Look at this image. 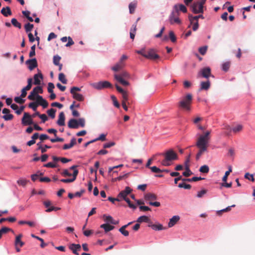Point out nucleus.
Segmentation results:
<instances>
[{
    "label": "nucleus",
    "instance_id": "obj_54",
    "mask_svg": "<svg viewBox=\"0 0 255 255\" xmlns=\"http://www.w3.org/2000/svg\"><path fill=\"white\" fill-rule=\"evenodd\" d=\"M210 134V131H207L204 134L201 135L199 137H203L204 139H205L206 140L209 141L210 140V136L209 135Z\"/></svg>",
    "mask_w": 255,
    "mask_h": 255
},
{
    "label": "nucleus",
    "instance_id": "obj_1",
    "mask_svg": "<svg viewBox=\"0 0 255 255\" xmlns=\"http://www.w3.org/2000/svg\"><path fill=\"white\" fill-rule=\"evenodd\" d=\"M163 159L161 161L163 166H169L174 161L178 159V154L172 149H169L162 153Z\"/></svg>",
    "mask_w": 255,
    "mask_h": 255
},
{
    "label": "nucleus",
    "instance_id": "obj_23",
    "mask_svg": "<svg viewBox=\"0 0 255 255\" xmlns=\"http://www.w3.org/2000/svg\"><path fill=\"white\" fill-rule=\"evenodd\" d=\"M1 13L4 16L7 17L12 14V12L10 9V8L9 6H6V7H3L1 9Z\"/></svg>",
    "mask_w": 255,
    "mask_h": 255
},
{
    "label": "nucleus",
    "instance_id": "obj_42",
    "mask_svg": "<svg viewBox=\"0 0 255 255\" xmlns=\"http://www.w3.org/2000/svg\"><path fill=\"white\" fill-rule=\"evenodd\" d=\"M179 180H182L183 181V182L185 181L190 182V178H183L181 176H179V177L174 179L175 184H177L178 181Z\"/></svg>",
    "mask_w": 255,
    "mask_h": 255
},
{
    "label": "nucleus",
    "instance_id": "obj_19",
    "mask_svg": "<svg viewBox=\"0 0 255 255\" xmlns=\"http://www.w3.org/2000/svg\"><path fill=\"white\" fill-rule=\"evenodd\" d=\"M65 115L64 112H61L58 117V120L57 121V124L59 126H63L65 125Z\"/></svg>",
    "mask_w": 255,
    "mask_h": 255
},
{
    "label": "nucleus",
    "instance_id": "obj_35",
    "mask_svg": "<svg viewBox=\"0 0 255 255\" xmlns=\"http://www.w3.org/2000/svg\"><path fill=\"white\" fill-rule=\"evenodd\" d=\"M128 7L130 13H133L134 12L135 9L136 7V3L134 2H130Z\"/></svg>",
    "mask_w": 255,
    "mask_h": 255
},
{
    "label": "nucleus",
    "instance_id": "obj_22",
    "mask_svg": "<svg viewBox=\"0 0 255 255\" xmlns=\"http://www.w3.org/2000/svg\"><path fill=\"white\" fill-rule=\"evenodd\" d=\"M22 237V235L21 234H19L15 237L14 242L15 246H19L20 247H22L24 245V243L21 240Z\"/></svg>",
    "mask_w": 255,
    "mask_h": 255
},
{
    "label": "nucleus",
    "instance_id": "obj_2",
    "mask_svg": "<svg viewBox=\"0 0 255 255\" xmlns=\"http://www.w3.org/2000/svg\"><path fill=\"white\" fill-rule=\"evenodd\" d=\"M209 142V141L204 139L203 137H199L198 138L196 143V146L199 149L196 157L197 160H198L202 154L207 151Z\"/></svg>",
    "mask_w": 255,
    "mask_h": 255
},
{
    "label": "nucleus",
    "instance_id": "obj_33",
    "mask_svg": "<svg viewBox=\"0 0 255 255\" xmlns=\"http://www.w3.org/2000/svg\"><path fill=\"white\" fill-rule=\"evenodd\" d=\"M9 231L13 232V231L9 228L5 227H2L0 230V239L1 238L2 235L3 234H6Z\"/></svg>",
    "mask_w": 255,
    "mask_h": 255
},
{
    "label": "nucleus",
    "instance_id": "obj_63",
    "mask_svg": "<svg viewBox=\"0 0 255 255\" xmlns=\"http://www.w3.org/2000/svg\"><path fill=\"white\" fill-rule=\"evenodd\" d=\"M106 139V135L101 134L98 138L94 139V141H95V142L98 140L105 141Z\"/></svg>",
    "mask_w": 255,
    "mask_h": 255
},
{
    "label": "nucleus",
    "instance_id": "obj_4",
    "mask_svg": "<svg viewBox=\"0 0 255 255\" xmlns=\"http://www.w3.org/2000/svg\"><path fill=\"white\" fill-rule=\"evenodd\" d=\"M114 76V79L123 86H127L129 85V83L126 80L130 78L128 72L122 71L120 74H115Z\"/></svg>",
    "mask_w": 255,
    "mask_h": 255
},
{
    "label": "nucleus",
    "instance_id": "obj_45",
    "mask_svg": "<svg viewBox=\"0 0 255 255\" xmlns=\"http://www.w3.org/2000/svg\"><path fill=\"white\" fill-rule=\"evenodd\" d=\"M36 114L42 120L43 123L48 120V118L45 114H40L38 112H36Z\"/></svg>",
    "mask_w": 255,
    "mask_h": 255
},
{
    "label": "nucleus",
    "instance_id": "obj_27",
    "mask_svg": "<svg viewBox=\"0 0 255 255\" xmlns=\"http://www.w3.org/2000/svg\"><path fill=\"white\" fill-rule=\"evenodd\" d=\"M210 87V82L209 80L206 82H202L200 90H207L209 89Z\"/></svg>",
    "mask_w": 255,
    "mask_h": 255
},
{
    "label": "nucleus",
    "instance_id": "obj_62",
    "mask_svg": "<svg viewBox=\"0 0 255 255\" xmlns=\"http://www.w3.org/2000/svg\"><path fill=\"white\" fill-rule=\"evenodd\" d=\"M245 178L248 180H251L252 182H254V181H255V179L253 177V175L250 174L249 173H246L245 174Z\"/></svg>",
    "mask_w": 255,
    "mask_h": 255
},
{
    "label": "nucleus",
    "instance_id": "obj_43",
    "mask_svg": "<svg viewBox=\"0 0 255 255\" xmlns=\"http://www.w3.org/2000/svg\"><path fill=\"white\" fill-rule=\"evenodd\" d=\"M231 63L230 62H226L222 65V70L225 72L227 71L230 67Z\"/></svg>",
    "mask_w": 255,
    "mask_h": 255
},
{
    "label": "nucleus",
    "instance_id": "obj_59",
    "mask_svg": "<svg viewBox=\"0 0 255 255\" xmlns=\"http://www.w3.org/2000/svg\"><path fill=\"white\" fill-rule=\"evenodd\" d=\"M207 50V46H203V47H201L199 48V52H200V53L201 55H203L206 53Z\"/></svg>",
    "mask_w": 255,
    "mask_h": 255
},
{
    "label": "nucleus",
    "instance_id": "obj_18",
    "mask_svg": "<svg viewBox=\"0 0 255 255\" xmlns=\"http://www.w3.org/2000/svg\"><path fill=\"white\" fill-rule=\"evenodd\" d=\"M180 218L178 215L173 216L169 220L168 223V227L169 228L174 226L180 220Z\"/></svg>",
    "mask_w": 255,
    "mask_h": 255
},
{
    "label": "nucleus",
    "instance_id": "obj_64",
    "mask_svg": "<svg viewBox=\"0 0 255 255\" xmlns=\"http://www.w3.org/2000/svg\"><path fill=\"white\" fill-rule=\"evenodd\" d=\"M54 85L52 83H49L48 85V92L49 93L53 92V89L54 88Z\"/></svg>",
    "mask_w": 255,
    "mask_h": 255
},
{
    "label": "nucleus",
    "instance_id": "obj_20",
    "mask_svg": "<svg viewBox=\"0 0 255 255\" xmlns=\"http://www.w3.org/2000/svg\"><path fill=\"white\" fill-rule=\"evenodd\" d=\"M68 126L70 128H78V121L75 119H70L68 123Z\"/></svg>",
    "mask_w": 255,
    "mask_h": 255
},
{
    "label": "nucleus",
    "instance_id": "obj_12",
    "mask_svg": "<svg viewBox=\"0 0 255 255\" xmlns=\"http://www.w3.org/2000/svg\"><path fill=\"white\" fill-rule=\"evenodd\" d=\"M25 63L28 65V69L31 71L38 66L36 58L28 59L26 61Z\"/></svg>",
    "mask_w": 255,
    "mask_h": 255
},
{
    "label": "nucleus",
    "instance_id": "obj_30",
    "mask_svg": "<svg viewBox=\"0 0 255 255\" xmlns=\"http://www.w3.org/2000/svg\"><path fill=\"white\" fill-rule=\"evenodd\" d=\"M145 199L146 200H149V201H153L156 199V196L155 194L151 193H148L145 195L144 196Z\"/></svg>",
    "mask_w": 255,
    "mask_h": 255
},
{
    "label": "nucleus",
    "instance_id": "obj_40",
    "mask_svg": "<svg viewBox=\"0 0 255 255\" xmlns=\"http://www.w3.org/2000/svg\"><path fill=\"white\" fill-rule=\"evenodd\" d=\"M24 28H25V31L26 32H30L32 30V29L33 28V24H31L30 23H27L25 24Z\"/></svg>",
    "mask_w": 255,
    "mask_h": 255
},
{
    "label": "nucleus",
    "instance_id": "obj_26",
    "mask_svg": "<svg viewBox=\"0 0 255 255\" xmlns=\"http://www.w3.org/2000/svg\"><path fill=\"white\" fill-rule=\"evenodd\" d=\"M61 40L63 42H65L67 41V40H68V43L65 45L66 47H69V46L73 45L74 43L72 38L70 36H69L68 37H67L66 36L63 37L62 38H61Z\"/></svg>",
    "mask_w": 255,
    "mask_h": 255
},
{
    "label": "nucleus",
    "instance_id": "obj_3",
    "mask_svg": "<svg viewBox=\"0 0 255 255\" xmlns=\"http://www.w3.org/2000/svg\"><path fill=\"white\" fill-rule=\"evenodd\" d=\"M136 52L150 60H155L159 57L158 50L154 48L149 49L147 51L144 49H142L140 50L137 51Z\"/></svg>",
    "mask_w": 255,
    "mask_h": 255
},
{
    "label": "nucleus",
    "instance_id": "obj_36",
    "mask_svg": "<svg viewBox=\"0 0 255 255\" xmlns=\"http://www.w3.org/2000/svg\"><path fill=\"white\" fill-rule=\"evenodd\" d=\"M199 171L203 173H208L209 171V167L206 165H203L200 167Z\"/></svg>",
    "mask_w": 255,
    "mask_h": 255
},
{
    "label": "nucleus",
    "instance_id": "obj_32",
    "mask_svg": "<svg viewBox=\"0 0 255 255\" xmlns=\"http://www.w3.org/2000/svg\"><path fill=\"white\" fill-rule=\"evenodd\" d=\"M128 226V225H126L122 226L120 229L119 231L125 236H128L129 233L128 231L126 230V228Z\"/></svg>",
    "mask_w": 255,
    "mask_h": 255
},
{
    "label": "nucleus",
    "instance_id": "obj_48",
    "mask_svg": "<svg viewBox=\"0 0 255 255\" xmlns=\"http://www.w3.org/2000/svg\"><path fill=\"white\" fill-rule=\"evenodd\" d=\"M125 201H126V202L128 204V207L130 208H132L133 209H135L136 208V206L131 203L130 200L128 198H126L124 199Z\"/></svg>",
    "mask_w": 255,
    "mask_h": 255
},
{
    "label": "nucleus",
    "instance_id": "obj_14",
    "mask_svg": "<svg viewBox=\"0 0 255 255\" xmlns=\"http://www.w3.org/2000/svg\"><path fill=\"white\" fill-rule=\"evenodd\" d=\"M2 113L5 115L2 117V118L5 120V121H10L13 119V116L12 114H9L10 110L6 108H4L2 110Z\"/></svg>",
    "mask_w": 255,
    "mask_h": 255
},
{
    "label": "nucleus",
    "instance_id": "obj_17",
    "mask_svg": "<svg viewBox=\"0 0 255 255\" xmlns=\"http://www.w3.org/2000/svg\"><path fill=\"white\" fill-rule=\"evenodd\" d=\"M191 8H192V10L193 12H194V13L196 14V13L203 12V6H201V8L200 9L199 5L196 2H195L193 3V4L191 6Z\"/></svg>",
    "mask_w": 255,
    "mask_h": 255
},
{
    "label": "nucleus",
    "instance_id": "obj_11",
    "mask_svg": "<svg viewBox=\"0 0 255 255\" xmlns=\"http://www.w3.org/2000/svg\"><path fill=\"white\" fill-rule=\"evenodd\" d=\"M173 11L180 14V11L186 13L187 11L186 7L183 4L177 3L174 5Z\"/></svg>",
    "mask_w": 255,
    "mask_h": 255
},
{
    "label": "nucleus",
    "instance_id": "obj_15",
    "mask_svg": "<svg viewBox=\"0 0 255 255\" xmlns=\"http://www.w3.org/2000/svg\"><path fill=\"white\" fill-rule=\"evenodd\" d=\"M37 102L38 105L42 106L43 108H46L48 106V103L47 101L40 95L37 96Z\"/></svg>",
    "mask_w": 255,
    "mask_h": 255
},
{
    "label": "nucleus",
    "instance_id": "obj_47",
    "mask_svg": "<svg viewBox=\"0 0 255 255\" xmlns=\"http://www.w3.org/2000/svg\"><path fill=\"white\" fill-rule=\"evenodd\" d=\"M192 174V172L190 170L188 166H186V170L183 172V175L185 177H189Z\"/></svg>",
    "mask_w": 255,
    "mask_h": 255
},
{
    "label": "nucleus",
    "instance_id": "obj_52",
    "mask_svg": "<svg viewBox=\"0 0 255 255\" xmlns=\"http://www.w3.org/2000/svg\"><path fill=\"white\" fill-rule=\"evenodd\" d=\"M243 129V126L241 125H238L237 127H234L232 128V130L234 132L237 133L241 131Z\"/></svg>",
    "mask_w": 255,
    "mask_h": 255
},
{
    "label": "nucleus",
    "instance_id": "obj_60",
    "mask_svg": "<svg viewBox=\"0 0 255 255\" xmlns=\"http://www.w3.org/2000/svg\"><path fill=\"white\" fill-rule=\"evenodd\" d=\"M169 36L170 37V39L171 41L172 42H175L176 40V37L174 34V32L172 31H170L169 33Z\"/></svg>",
    "mask_w": 255,
    "mask_h": 255
},
{
    "label": "nucleus",
    "instance_id": "obj_10",
    "mask_svg": "<svg viewBox=\"0 0 255 255\" xmlns=\"http://www.w3.org/2000/svg\"><path fill=\"white\" fill-rule=\"evenodd\" d=\"M22 124L24 126L30 125L33 124L31 116L27 113H24L21 119Z\"/></svg>",
    "mask_w": 255,
    "mask_h": 255
},
{
    "label": "nucleus",
    "instance_id": "obj_39",
    "mask_svg": "<svg viewBox=\"0 0 255 255\" xmlns=\"http://www.w3.org/2000/svg\"><path fill=\"white\" fill-rule=\"evenodd\" d=\"M148 220H149V218L148 217H147L146 216H142L139 217L137 219V222H139V223L148 222Z\"/></svg>",
    "mask_w": 255,
    "mask_h": 255
},
{
    "label": "nucleus",
    "instance_id": "obj_58",
    "mask_svg": "<svg viewBox=\"0 0 255 255\" xmlns=\"http://www.w3.org/2000/svg\"><path fill=\"white\" fill-rule=\"evenodd\" d=\"M22 98L20 97H16L14 98V101L18 104H22L24 103L25 100L22 99Z\"/></svg>",
    "mask_w": 255,
    "mask_h": 255
},
{
    "label": "nucleus",
    "instance_id": "obj_53",
    "mask_svg": "<svg viewBox=\"0 0 255 255\" xmlns=\"http://www.w3.org/2000/svg\"><path fill=\"white\" fill-rule=\"evenodd\" d=\"M33 91L38 95V93L42 94L43 93V89L41 86H36L33 89Z\"/></svg>",
    "mask_w": 255,
    "mask_h": 255
},
{
    "label": "nucleus",
    "instance_id": "obj_31",
    "mask_svg": "<svg viewBox=\"0 0 255 255\" xmlns=\"http://www.w3.org/2000/svg\"><path fill=\"white\" fill-rule=\"evenodd\" d=\"M71 94L73 96V98L78 101H83L84 99L83 95L80 94L75 93Z\"/></svg>",
    "mask_w": 255,
    "mask_h": 255
},
{
    "label": "nucleus",
    "instance_id": "obj_38",
    "mask_svg": "<svg viewBox=\"0 0 255 255\" xmlns=\"http://www.w3.org/2000/svg\"><path fill=\"white\" fill-rule=\"evenodd\" d=\"M58 79L62 83H67V79H66L65 76L63 73H61L59 74Z\"/></svg>",
    "mask_w": 255,
    "mask_h": 255
},
{
    "label": "nucleus",
    "instance_id": "obj_5",
    "mask_svg": "<svg viewBox=\"0 0 255 255\" xmlns=\"http://www.w3.org/2000/svg\"><path fill=\"white\" fill-rule=\"evenodd\" d=\"M192 100V95L191 94H188L179 102L178 106L185 111H190Z\"/></svg>",
    "mask_w": 255,
    "mask_h": 255
},
{
    "label": "nucleus",
    "instance_id": "obj_8",
    "mask_svg": "<svg viewBox=\"0 0 255 255\" xmlns=\"http://www.w3.org/2000/svg\"><path fill=\"white\" fill-rule=\"evenodd\" d=\"M179 16V14L172 11L169 17L170 23L171 24H180L181 23V21Z\"/></svg>",
    "mask_w": 255,
    "mask_h": 255
},
{
    "label": "nucleus",
    "instance_id": "obj_9",
    "mask_svg": "<svg viewBox=\"0 0 255 255\" xmlns=\"http://www.w3.org/2000/svg\"><path fill=\"white\" fill-rule=\"evenodd\" d=\"M211 76V70L209 67H204L201 69L198 73V77H202L208 79Z\"/></svg>",
    "mask_w": 255,
    "mask_h": 255
},
{
    "label": "nucleus",
    "instance_id": "obj_28",
    "mask_svg": "<svg viewBox=\"0 0 255 255\" xmlns=\"http://www.w3.org/2000/svg\"><path fill=\"white\" fill-rule=\"evenodd\" d=\"M104 218L105 219V221L107 222H110V223L114 225H117L119 223L118 221H115L113 220V218L111 216H106L104 215Z\"/></svg>",
    "mask_w": 255,
    "mask_h": 255
},
{
    "label": "nucleus",
    "instance_id": "obj_16",
    "mask_svg": "<svg viewBox=\"0 0 255 255\" xmlns=\"http://www.w3.org/2000/svg\"><path fill=\"white\" fill-rule=\"evenodd\" d=\"M132 190L129 187H126L124 190L122 191L119 194V197H121L123 199L127 198V196L129 194Z\"/></svg>",
    "mask_w": 255,
    "mask_h": 255
},
{
    "label": "nucleus",
    "instance_id": "obj_13",
    "mask_svg": "<svg viewBox=\"0 0 255 255\" xmlns=\"http://www.w3.org/2000/svg\"><path fill=\"white\" fill-rule=\"evenodd\" d=\"M69 249L74 254L79 255V253L78 252L81 251V246L80 244H71L69 245Z\"/></svg>",
    "mask_w": 255,
    "mask_h": 255
},
{
    "label": "nucleus",
    "instance_id": "obj_34",
    "mask_svg": "<svg viewBox=\"0 0 255 255\" xmlns=\"http://www.w3.org/2000/svg\"><path fill=\"white\" fill-rule=\"evenodd\" d=\"M11 22L12 24L16 27L20 29L21 28V24L20 23L18 22L16 18H12L11 20Z\"/></svg>",
    "mask_w": 255,
    "mask_h": 255
},
{
    "label": "nucleus",
    "instance_id": "obj_56",
    "mask_svg": "<svg viewBox=\"0 0 255 255\" xmlns=\"http://www.w3.org/2000/svg\"><path fill=\"white\" fill-rule=\"evenodd\" d=\"M35 55V45H33L31 47V50L29 53V56L32 57Z\"/></svg>",
    "mask_w": 255,
    "mask_h": 255
},
{
    "label": "nucleus",
    "instance_id": "obj_46",
    "mask_svg": "<svg viewBox=\"0 0 255 255\" xmlns=\"http://www.w3.org/2000/svg\"><path fill=\"white\" fill-rule=\"evenodd\" d=\"M38 95H37L34 91H32L30 94L28 95V99L30 100H32V101H34L35 100V97L37 98V96Z\"/></svg>",
    "mask_w": 255,
    "mask_h": 255
},
{
    "label": "nucleus",
    "instance_id": "obj_24",
    "mask_svg": "<svg viewBox=\"0 0 255 255\" xmlns=\"http://www.w3.org/2000/svg\"><path fill=\"white\" fill-rule=\"evenodd\" d=\"M199 18L204 19V17L202 14H200V15H199L197 16H194L192 15L191 14H189V15H188V19H189V20L190 21L191 24L193 23L194 21H198Z\"/></svg>",
    "mask_w": 255,
    "mask_h": 255
},
{
    "label": "nucleus",
    "instance_id": "obj_29",
    "mask_svg": "<svg viewBox=\"0 0 255 255\" xmlns=\"http://www.w3.org/2000/svg\"><path fill=\"white\" fill-rule=\"evenodd\" d=\"M100 227L104 229L106 232H108L110 231L113 230L115 228L114 226L110 225L108 224H104L101 225Z\"/></svg>",
    "mask_w": 255,
    "mask_h": 255
},
{
    "label": "nucleus",
    "instance_id": "obj_61",
    "mask_svg": "<svg viewBox=\"0 0 255 255\" xmlns=\"http://www.w3.org/2000/svg\"><path fill=\"white\" fill-rule=\"evenodd\" d=\"M44 167H48V168H55L57 167V165L56 163H53L52 162H48L46 164H44Z\"/></svg>",
    "mask_w": 255,
    "mask_h": 255
},
{
    "label": "nucleus",
    "instance_id": "obj_37",
    "mask_svg": "<svg viewBox=\"0 0 255 255\" xmlns=\"http://www.w3.org/2000/svg\"><path fill=\"white\" fill-rule=\"evenodd\" d=\"M56 110L54 109L51 108L48 110L47 112V114L49 117H50L52 119H54L55 117V113Z\"/></svg>",
    "mask_w": 255,
    "mask_h": 255
},
{
    "label": "nucleus",
    "instance_id": "obj_21",
    "mask_svg": "<svg viewBox=\"0 0 255 255\" xmlns=\"http://www.w3.org/2000/svg\"><path fill=\"white\" fill-rule=\"evenodd\" d=\"M34 82L33 84L36 85H40L41 83V80L43 79V75L40 73L38 74H36L34 75Z\"/></svg>",
    "mask_w": 255,
    "mask_h": 255
},
{
    "label": "nucleus",
    "instance_id": "obj_50",
    "mask_svg": "<svg viewBox=\"0 0 255 255\" xmlns=\"http://www.w3.org/2000/svg\"><path fill=\"white\" fill-rule=\"evenodd\" d=\"M78 127L79 126L83 128L85 127V120L83 118H80L78 120Z\"/></svg>",
    "mask_w": 255,
    "mask_h": 255
},
{
    "label": "nucleus",
    "instance_id": "obj_41",
    "mask_svg": "<svg viewBox=\"0 0 255 255\" xmlns=\"http://www.w3.org/2000/svg\"><path fill=\"white\" fill-rule=\"evenodd\" d=\"M179 188H183L185 189H190L191 188V186L190 184H187L184 182L179 183L178 185Z\"/></svg>",
    "mask_w": 255,
    "mask_h": 255
},
{
    "label": "nucleus",
    "instance_id": "obj_55",
    "mask_svg": "<svg viewBox=\"0 0 255 255\" xmlns=\"http://www.w3.org/2000/svg\"><path fill=\"white\" fill-rule=\"evenodd\" d=\"M38 104L37 103L35 102H32L29 104L28 107L30 108H31L33 111H36L37 107L38 106Z\"/></svg>",
    "mask_w": 255,
    "mask_h": 255
},
{
    "label": "nucleus",
    "instance_id": "obj_57",
    "mask_svg": "<svg viewBox=\"0 0 255 255\" xmlns=\"http://www.w3.org/2000/svg\"><path fill=\"white\" fill-rule=\"evenodd\" d=\"M207 191L206 189H203L197 193V197L198 198H202L203 196L206 194Z\"/></svg>",
    "mask_w": 255,
    "mask_h": 255
},
{
    "label": "nucleus",
    "instance_id": "obj_6",
    "mask_svg": "<svg viewBox=\"0 0 255 255\" xmlns=\"http://www.w3.org/2000/svg\"><path fill=\"white\" fill-rule=\"evenodd\" d=\"M128 57L126 55H123L120 60L113 67L112 70L115 72H118L122 70L126 66V61Z\"/></svg>",
    "mask_w": 255,
    "mask_h": 255
},
{
    "label": "nucleus",
    "instance_id": "obj_25",
    "mask_svg": "<svg viewBox=\"0 0 255 255\" xmlns=\"http://www.w3.org/2000/svg\"><path fill=\"white\" fill-rule=\"evenodd\" d=\"M76 143V139L73 137L71 139L70 144H65L63 146V149H68L72 148Z\"/></svg>",
    "mask_w": 255,
    "mask_h": 255
},
{
    "label": "nucleus",
    "instance_id": "obj_44",
    "mask_svg": "<svg viewBox=\"0 0 255 255\" xmlns=\"http://www.w3.org/2000/svg\"><path fill=\"white\" fill-rule=\"evenodd\" d=\"M32 85V79L31 78H28L27 79V85L26 87H24V88L26 90L28 91L31 88Z\"/></svg>",
    "mask_w": 255,
    "mask_h": 255
},
{
    "label": "nucleus",
    "instance_id": "obj_51",
    "mask_svg": "<svg viewBox=\"0 0 255 255\" xmlns=\"http://www.w3.org/2000/svg\"><path fill=\"white\" fill-rule=\"evenodd\" d=\"M111 99L113 102V104H114V106L116 107L119 108L120 106L119 102H118V101L117 100L116 97L115 96L112 95L111 96Z\"/></svg>",
    "mask_w": 255,
    "mask_h": 255
},
{
    "label": "nucleus",
    "instance_id": "obj_49",
    "mask_svg": "<svg viewBox=\"0 0 255 255\" xmlns=\"http://www.w3.org/2000/svg\"><path fill=\"white\" fill-rule=\"evenodd\" d=\"M60 60H61V57L59 56H58V55H55L53 57V63L55 65H58L60 64L59 63Z\"/></svg>",
    "mask_w": 255,
    "mask_h": 255
},
{
    "label": "nucleus",
    "instance_id": "obj_7",
    "mask_svg": "<svg viewBox=\"0 0 255 255\" xmlns=\"http://www.w3.org/2000/svg\"><path fill=\"white\" fill-rule=\"evenodd\" d=\"M93 87L98 90H101L105 88H111L113 87L111 83L107 81H100L93 84Z\"/></svg>",
    "mask_w": 255,
    "mask_h": 255
}]
</instances>
